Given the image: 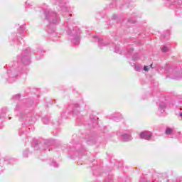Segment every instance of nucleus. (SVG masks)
Masks as SVG:
<instances>
[{"label":"nucleus","instance_id":"1","mask_svg":"<svg viewBox=\"0 0 182 182\" xmlns=\"http://www.w3.org/2000/svg\"><path fill=\"white\" fill-rule=\"evenodd\" d=\"M33 105V101L31 100H26L23 102H19L14 109L15 113H16L17 117L19 122L22 123L23 127L19 130V136L25 134L26 136V128L30 124H33L36 119L33 117V112H29L26 111V107H31Z\"/></svg>","mask_w":182,"mask_h":182},{"label":"nucleus","instance_id":"2","mask_svg":"<svg viewBox=\"0 0 182 182\" xmlns=\"http://www.w3.org/2000/svg\"><path fill=\"white\" fill-rule=\"evenodd\" d=\"M31 48H27L23 50L21 55L17 57V62L7 70V77H6L9 83H14L18 79V76L22 73V64L31 65V58H29Z\"/></svg>","mask_w":182,"mask_h":182},{"label":"nucleus","instance_id":"3","mask_svg":"<svg viewBox=\"0 0 182 182\" xmlns=\"http://www.w3.org/2000/svg\"><path fill=\"white\" fill-rule=\"evenodd\" d=\"M65 31L68 35V39L73 45L80 43V29L73 23L67 22L65 23Z\"/></svg>","mask_w":182,"mask_h":182},{"label":"nucleus","instance_id":"4","mask_svg":"<svg viewBox=\"0 0 182 182\" xmlns=\"http://www.w3.org/2000/svg\"><path fill=\"white\" fill-rule=\"evenodd\" d=\"M44 14L46 16V19L50 22V25L48 26V33H52V32H55V27L52 26V25H58L60 22V18L55 12L52 11L49 9H44Z\"/></svg>","mask_w":182,"mask_h":182},{"label":"nucleus","instance_id":"5","mask_svg":"<svg viewBox=\"0 0 182 182\" xmlns=\"http://www.w3.org/2000/svg\"><path fill=\"white\" fill-rule=\"evenodd\" d=\"M133 48L132 46H128L127 48V50L125 51L122 50V48H120V46L116 45L114 46V51L115 53H119V55H124L127 58H132L134 60L136 59V58H138L137 54H136V56L133 55L134 52Z\"/></svg>","mask_w":182,"mask_h":182},{"label":"nucleus","instance_id":"6","mask_svg":"<svg viewBox=\"0 0 182 182\" xmlns=\"http://www.w3.org/2000/svg\"><path fill=\"white\" fill-rule=\"evenodd\" d=\"M156 104L159 106V110L161 113H164V112H166V107H167L168 105L170 107H171V105L168 102V100L164 97H161Z\"/></svg>","mask_w":182,"mask_h":182},{"label":"nucleus","instance_id":"7","mask_svg":"<svg viewBox=\"0 0 182 182\" xmlns=\"http://www.w3.org/2000/svg\"><path fill=\"white\" fill-rule=\"evenodd\" d=\"M79 110H80V107L77 104H71L68 106L67 110L61 114V116L62 117H65L66 114H70V113H73V114H77L79 113Z\"/></svg>","mask_w":182,"mask_h":182},{"label":"nucleus","instance_id":"8","mask_svg":"<svg viewBox=\"0 0 182 182\" xmlns=\"http://www.w3.org/2000/svg\"><path fill=\"white\" fill-rule=\"evenodd\" d=\"M52 2L53 4H55V5H58L63 12H70V8L66 4L68 0H52Z\"/></svg>","mask_w":182,"mask_h":182},{"label":"nucleus","instance_id":"9","mask_svg":"<svg viewBox=\"0 0 182 182\" xmlns=\"http://www.w3.org/2000/svg\"><path fill=\"white\" fill-rule=\"evenodd\" d=\"M25 26H21L19 27V29L18 30V33H13L11 34V36L10 37V41H15V38L16 39H17V41H19V38L21 39H22L25 35Z\"/></svg>","mask_w":182,"mask_h":182},{"label":"nucleus","instance_id":"10","mask_svg":"<svg viewBox=\"0 0 182 182\" xmlns=\"http://www.w3.org/2000/svg\"><path fill=\"white\" fill-rule=\"evenodd\" d=\"M94 42L98 43V46L102 49V48H105V46H107L109 45V42L105 41V40L99 38L97 36H93Z\"/></svg>","mask_w":182,"mask_h":182},{"label":"nucleus","instance_id":"11","mask_svg":"<svg viewBox=\"0 0 182 182\" xmlns=\"http://www.w3.org/2000/svg\"><path fill=\"white\" fill-rule=\"evenodd\" d=\"M9 112V109H8L7 107L1 109V110L0 112V119L1 120H5V121L11 120V119H12V117H6V114Z\"/></svg>","mask_w":182,"mask_h":182},{"label":"nucleus","instance_id":"12","mask_svg":"<svg viewBox=\"0 0 182 182\" xmlns=\"http://www.w3.org/2000/svg\"><path fill=\"white\" fill-rule=\"evenodd\" d=\"M117 136L120 137L122 141H130L132 140V135L128 134H123L122 132H117Z\"/></svg>","mask_w":182,"mask_h":182},{"label":"nucleus","instance_id":"13","mask_svg":"<svg viewBox=\"0 0 182 182\" xmlns=\"http://www.w3.org/2000/svg\"><path fill=\"white\" fill-rule=\"evenodd\" d=\"M153 136V134L149 131H144L141 132L140 139H143L144 140H151V137Z\"/></svg>","mask_w":182,"mask_h":182},{"label":"nucleus","instance_id":"14","mask_svg":"<svg viewBox=\"0 0 182 182\" xmlns=\"http://www.w3.org/2000/svg\"><path fill=\"white\" fill-rule=\"evenodd\" d=\"M36 53H37L36 58L39 60L42 59V56H43V53H45V51H43V49L42 48V47H40L36 49Z\"/></svg>","mask_w":182,"mask_h":182},{"label":"nucleus","instance_id":"15","mask_svg":"<svg viewBox=\"0 0 182 182\" xmlns=\"http://www.w3.org/2000/svg\"><path fill=\"white\" fill-rule=\"evenodd\" d=\"M50 122V116H45L42 118V122L44 124H49Z\"/></svg>","mask_w":182,"mask_h":182},{"label":"nucleus","instance_id":"16","mask_svg":"<svg viewBox=\"0 0 182 182\" xmlns=\"http://www.w3.org/2000/svg\"><path fill=\"white\" fill-rule=\"evenodd\" d=\"M87 144H96V139L93 136L90 137L87 140Z\"/></svg>","mask_w":182,"mask_h":182},{"label":"nucleus","instance_id":"17","mask_svg":"<svg viewBox=\"0 0 182 182\" xmlns=\"http://www.w3.org/2000/svg\"><path fill=\"white\" fill-rule=\"evenodd\" d=\"M174 132V129L173 128L167 127L165 131V134L170 135Z\"/></svg>","mask_w":182,"mask_h":182},{"label":"nucleus","instance_id":"18","mask_svg":"<svg viewBox=\"0 0 182 182\" xmlns=\"http://www.w3.org/2000/svg\"><path fill=\"white\" fill-rule=\"evenodd\" d=\"M93 174L94 176H100V171H102V169L100 168H97V169H93Z\"/></svg>","mask_w":182,"mask_h":182},{"label":"nucleus","instance_id":"19","mask_svg":"<svg viewBox=\"0 0 182 182\" xmlns=\"http://www.w3.org/2000/svg\"><path fill=\"white\" fill-rule=\"evenodd\" d=\"M170 35V31L167 30L166 34H162L161 38L163 39H168V36Z\"/></svg>","mask_w":182,"mask_h":182},{"label":"nucleus","instance_id":"20","mask_svg":"<svg viewBox=\"0 0 182 182\" xmlns=\"http://www.w3.org/2000/svg\"><path fill=\"white\" fill-rule=\"evenodd\" d=\"M103 182H114L113 181V176H109L107 178H106Z\"/></svg>","mask_w":182,"mask_h":182},{"label":"nucleus","instance_id":"21","mask_svg":"<svg viewBox=\"0 0 182 182\" xmlns=\"http://www.w3.org/2000/svg\"><path fill=\"white\" fill-rule=\"evenodd\" d=\"M150 68H151L152 69L154 68L153 64H151L150 65H145V66L144 67V70L145 72H149V69H150Z\"/></svg>","mask_w":182,"mask_h":182},{"label":"nucleus","instance_id":"22","mask_svg":"<svg viewBox=\"0 0 182 182\" xmlns=\"http://www.w3.org/2000/svg\"><path fill=\"white\" fill-rule=\"evenodd\" d=\"M21 99V95L16 94L12 97V100L14 101L19 100Z\"/></svg>","mask_w":182,"mask_h":182},{"label":"nucleus","instance_id":"23","mask_svg":"<svg viewBox=\"0 0 182 182\" xmlns=\"http://www.w3.org/2000/svg\"><path fill=\"white\" fill-rule=\"evenodd\" d=\"M135 70L136 72H141V70H143V66H141V65H135Z\"/></svg>","mask_w":182,"mask_h":182},{"label":"nucleus","instance_id":"24","mask_svg":"<svg viewBox=\"0 0 182 182\" xmlns=\"http://www.w3.org/2000/svg\"><path fill=\"white\" fill-rule=\"evenodd\" d=\"M167 4H168V5H176V4L177 3V1H176L175 0H166Z\"/></svg>","mask_w":182,"mask_h":182},{"label":"nucleus","instance_id":"25","mask_svg":"<svg viewBox=\"0 0 182 182\" xmlns=\"http://www.w3.org/2000/svg\"><path fill=\"white\" fill-rule=\"evenodd\" d=\"M161 50L164 53H167L170 50V48H168L166 46H164V47L161 48Z\"/></svg>","mask_w":182,"mask_h":182},{"label":"nucleus","instance_id":"26","mask_svg":"<svg viewBox=\"0 0 182 182\" xmlns=\"http://www.w3.org/2000/svg\"><path fill=\"white\" fill-rule=\"evenodd\" d=\"M90 119L92 123H95V124L97 123V117H90Z\"/></svg>","mask_w":182,"mask_h":182},{"label":"nucleus","instance_id":"27","mask_svg":"<svg viewBox=\"0 0 182 182\" xmlns=\"http://www.w3.org/2000/svg\"><path fill=\"white\" fill-rule=\"evenodd\" d=\"M1 161H4L5 164H8V163H9L10 164H12L14 159H9V161L5 159L4 161L1 160Z\"/></svg>","mask_w":182,"mask_h":182},{"label":"nucleus","instance_id":"28","mask_svg":"<svg viewBox=\"0 0 182 182\" xmlns=\"http://www.w3.org/2000/svg\"><path fill=\"white\" fill-rule=\"evenodd\" d=\"M28 154H29V149H26L23 152V157H28Z\"/></svg>","mask_w":182,"mask_h":182},{"label":"nucleus","instance_id":"29","mask_svg":"<svg viewBox=\"0 0 182 182\" xmlns=\"http://www.w3.org/2000/svg\"><path fill=\"white\" fill-rule=\"evenodd\" d=\"M50 166H52L53 167H59V164L53 161L50 163Z\"/></svg>","mask_w":182,"mask_h":182},{"label":"nucleus","instance_id":"30","mask_svg":"<svg viewBox=\"0 0 182 182\" xmlns=\"http://www.w3.org/2000/svg\"><path fill=\"white\" fill-rule=\"evenodd\" d=\"M128 22H129V23H136V20H134V19H129Z\"/></svg>","mask_w":182,"mask_h":182},{"label":"nucleus","instance_id":"31","mask_svg":"<svg viewBox=\"0 0 182 182\" xmlns=\"http://www.w3.org/2000/svg\"><path fill=\"white\" fill-rule=\"evenodd\" d=\"M159 69H163V68H162V67L159 66V67H157V70H159Z\"/></svg>","mask_w":182,"mask_h":182},{"label":"nucleus","instance_id":"32","mask_svg":"<svg viewBox=\"0 0 182 182\" xmlns=\"http://www.w3.org/2000/svg\"><path fill=\"white\" fill-rule=\"evenodd\" d=\"M179 116L181 117V119H182V112H180L179 113Z\"/></svg>","mask_w":182,"mask_h":182},{"label":"nucleus","instance_id":"33","mask_svg":"<svg viewBox=\"0 0 182 182\" xmlns=\"http://www.w3.org/2000/svg\"><path fill=\"white\" fill-rule=\"evenodd\" d=\"M116 18V15L113 16V19H114Z\"/></svg>","mask_w":182,"mask_h":182},{"label":"nucleus","instance_id":"34","mask_svg":"<svg viewBox=\"0 0 182 182\" xmlns=\"http://www.w3.org/2000/svg\"><path fill=\"white\" fill-rule=\"evenodd\" d=\"M67 15H68V16H72V15H70V14H67Z\"/></svg>","mask_w":182,"mask_h":182},{"label":"nucleus","instance_id":"35","mask_svg":"<svg viewBox=\"0 0 182 182\" xmlns=\"http://www.w3.org/2000/svg\"><path fill=\"white\" fill-rule=\"evenodd\" d=\"M28 130H31V127H28Z\"/></svg>","mask_w":182,"mask_h":182},{"label":"nucleus","instance_id":"36","mask_svg":"<svg viewBox=\"0 0 182 182\" xmlns=\"http://www.w3.org/2000/svg\"><path fill=\"white\" fill-rule=\"evenodd\" d=\"M77 147H80V145H77Z\"/></svg>","mask_w":182,"mask_h":182},{"label":"nucleus","instance_id":"37","mask_svg":"<svg viewBox=\"0 0 182 182\" xmlns=\"http://www.w3.org/2000/svg\"><path fill=\"white\" fill-rule=\"evenodd\" d=\"M71 151H75V150H73V149H71Z\"/></svg>","mask_w":182,"mask_h":182},{"label":"nucleus","instance_id":"38","mask_svg":"<svg viewBox=\"0 0 182 182\" xmlns=\"http://www.w3.org/2000/svg\"><path fill=\"white\" fill-rule=\"evenodd\" d=\"M76 151H80V150H79V149H77Z\"/></svg>","mask_w":182,"mask_h":182},{"label":"nucleus","instance_id":"39","mask_svg":"<svg viewBox=\"0 0 182 182\" xmlns=\"http://www.w3.org/2000/svg\"><path fill=\"white\" fill-rule=\"evenodd\" d=\"M33 53H34V54H36V52H34Z\"/></svg>","mask_w":182,"mask_h":182}]
</instances>
